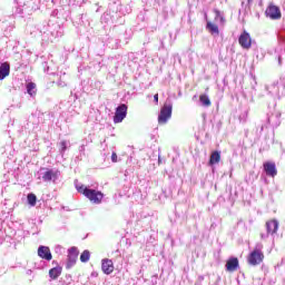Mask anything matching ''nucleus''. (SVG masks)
Instances as JSON below:
<instances>
[{"label": "nucleus", "mask_w": 285, "mask_h": 285, "mask_svg": "<svg viewBox=\"0 0 285 285\" xmlns=\"http://www.w3.org/2000/svg\"><path fill=\"white\" fill-rule=\"evenodd\" d=\"M78 193H81L91 202L92 204H101V200L104 199V193L90 189L88 187H85L83 185L81 186H76Z\"/></svg>", "instance_id": "f257e3e1"}, {"label": "nucleus", "mask_w": 285, "mask_h": 285, "mask_svg": "<svg viewBox=\"0 0 285 285\" xmlns=\"http://www.w3.org/2000/svg\"><path fill=\"white\" fill-rule=\"evenodd\" d=\"M170 117H173V102L167 100L158 115V124H168V119H170Z\"/></svg>", "instance_id": "f03ea898"}, {"label": "nucleus", "mask_w": 285, "mask_h": 285, "mask_svg": "<svg viewBox=\"0 0 285 285\" xmlns=\"http://www.w3.org/2000/svg\"><path fill=\"white\" fill-rule=\"evenodd\" d=\"M128 115V106L126 104H121L116 108V112L114 116V124H121L124 118Z\"/></svg>", "instance_id": "7ed1b4c3"}, {"label": "nucleus", "mask_w": 285, "mask_h": 285, "mask_svg": "<svg viewBox=\"0 0 285 285\" xmlns=\"http://www.w3.org/2000/svg\"><path fill=\"white\" fill-rule=\"evenodd\" d=\"M265 14L273 21L282 19V11L279 10V7L275 4H269L265 11Z\"/></svg>", "instance_id": "20e7f679"}, {"label": "nucleus", "mask_w": 285, "mask_h": 285, "mask_svg": "<svg viewBox=\"0 0 285 285\" xmlns=\"http://www.w3.org/2000/svg\"><path fill=\"white\" fill-rule=\"evenodd\" d=\"M238 43L242 48H244V50H250V47L253 46L250 33H248V31L242 32L238 38Z\"/></svg>", "instance_id": "39448f33"}, {"label": "nucleus", "mask_w": 285, "mask_h": 285, "mask_svg": "<svg viewBox=\"0 0 285 285\" xmlns=\"http://www.w3.org/2000/svg\"><path fill=\"white\" fill-rule=\"evenodd\" d=\"M78 257H79V249L77 247L69 248L66 268H68V269L72 268V266H75V264H77Z\"/></svg>", "instance_id": "423d86ee"}, {"label": "nucleus", "mask_w": 285, "mask_h": 285, "mask_svg": "<svg viewBox=\"0 0 285 285\" xmlns=\"http://www.w3.org/2000/svg\"><path fill=\"white\" fill-rule=\"evenodd\" d=\"M263 261H264V254H262V252L255 249L249 254L248 262L252 266H257L262 264Z\"/></svg>", "instance_id": "0eeeda50"}, {"label": "nucleus", "mask_w": 285, "mask_h": 285, "mask_svg": "<svg viewBox=\"0 0 285 285\" xmlns=\"http://www.w3.org/2000/svg\"><path fill=\"white\" fill-rule=\"evenodd\" d=\"M101 271L105 273V275H111V273L115 271L112 259L104 258L101 261Z\"/></svg>", "instance_id": "6e6552de"}, {"label": "nucleus", "mask_w": 285, "mask_h": 285, "mask_svg": "<svg viewBox=\"0 0 285 285\" xmlns=\"http://www.w3.org/2000/svg\"><path fill=\"white\" fill-rule=\"evenodd\" d=\"M59 170H55V169H48L47 171L43 173L42 175V180L43 181H57V179H59Z\"/></svg>", "instance_id": "1a4fd4ad"}, {"label": "nucleus", "mask_w": 285, "mask_h": 285, "mask_svg": "<svg viewBox=\"0 0 285 285\" xmlns=\"http://www.w3.org/2000/svg\"><path fill=\"white\" fill-rule=\"evenodd\" d=\"M38 256H40L41 259L50 262L52 259V253L50 252V247L40 245L38 247Z\"/></svg>", "instance_id": "9d476101"}, {"label": "nucleus", "mask_w": 285, "mask_h": 285, "mask_svg": "<svg viewBox=\"0 0 285 285\" xmlns=\"http://www.w3.org/2000/svg\"><path fill=\"white\" fill-rule=\"evenodd\" d=\"M263 168L267 175V177H276L277 176V166L275 163H264Z\"/></svg>", "instance_id": "9b49d317"}, {"label": "nucleus", "mask_w": 285, "mask_h": 285, "mask_svg": "<svg viewBox=\"0 0 285 285\" xmlns=\"http://www.w3.org/2000/svg\"><path fill=\"white\" fill-rule=\"evenodd\" d=\"M226 268L229 273H235L239 268V259L237 257H232L226 263Z\"/></svg>", "instance_id": "f8f14e48"}, {"label": "nucleus", "mask_w": 285, "mask_h": 285, "mask_svg": "<svg viewBox=\"0 0 285 285\" xmlns=\"http://www.w3.org/2000/svg\"><path fill=\"white\" fill-rule=\"evenodd\" d=\"M279 228V223L277 220H269L266 223V230L268 235H275Z\"/></svg>", "instance_id": "ddd939ff"}, {"label": "nucleus", "mask_w": 285, "mask_h": 285, "mask_svg": "<svg viewBox=\"0 0 285 285\" xmlns=\"http://www.w3.org/2000/svg\"><path fill=\"white\" fill-rule=\"evenodd\" d=\"M10 75V63L3 62L0 66V81H3Z\"/></svg>", "instance_id": "4468645a"}, {"label": "nucleus", "mask_w": 285, "mask_h": 285, "mask_svg": "<svg viewBox=\"0 0 285 285\" xmlns=\"http://www.w3.org/2000/svg\"><path fill=\"white\" fill-rule=\"evenodd\" d=\"M222 160V154L219 151H213L209 158V166H215Z\"/></svg>", "instance_id": "2eb2a0df"}, {"label": "nucleus", "mask_w": 285, "mask_h": 285, "mask_svg": "<svg viewBox=\"0 0 285 285\" xmlns=\"http://www.w3.org/2000/svg\"><path fill=\"white\" fill-rule=\"evenodd\" d=\"M26 88L29 96H31L32 98L37 97V83L28 82Z\"/></svg>", "instance_id": "dca6fc26"}, {"label": "nucleus", "mask_w": 285, "mask_h": 285, "mask_svg": "<svg viewBox=\"0 0 285 285\" xmlns=\"http://www.w3.org/2000/svg\"><path fill=\"white\" fill-rule=\"evenodd\" d=\"M61 271H63V269L61 268V266H57V267L51 268V269L49 271V277H50L51 279H58L59 276L61 275Z\"/></svg>", "instance_id": "f3484780"}, {"label": "nucleus", "mask_w": 285, "mask_h": 285, "mask_svg": "<svg viewBox=\"0 0 285 285\" xmlns=\"http://www.w3.org/2000/svg\"><path fill=\"white\" fill-rule=\"evenodd\" d=\"M80 262H82V264H86L88 262H90V250L85 249L81 255H80Z\"/></svg>", "instance_id": "a211bd4d"}, {"label": "nucleus", "mask_w": 285, "mask_h": 285, "mask_svg": "<svg viewBox=\"0 0 285 285\" xmlns=\"http://www.w3.org/2000/svg\"><path fill=\"white\" fill-rule=\"evenodd\" d=\"M199 101H200L202 106H205V108L210 107V98H208L207 95H200Z\"/></svg>", "instance_id": "6ab92c4d"}, {"label": "nucleus", "mask_w": 285, "mask_h": 285, "mask_svg": "<svg viewBox=\"0 0 285 285\" xmlns=\"http://www.w3.org/2000/svg\"><path fill=\"white\" fill-rule=\"evenodd\" d=\"M207 28L209 29V32L212 35H219V27H217V24H214L212 22H207Z\"/></svg>", "instance_id": "aec40b11"}, {"label": "nucleus", "mask_w": 285, "mask_h": 285, "mask_svg": "<svg viewBox=\"0 0 285 285\" xmlns=\"http://www.w3.org/2000/svg\"><path fill=\"white\" fill-rule=\"evenodd\" d=\"M27 200H28L29 206H37V195L28 194Z\"/></svg>", "instance_id": "412c9836"}, {"label": "nucleus", "mask_w": 285, "mask_h": 285, "mask_svg": "<svg viewBox=\"0 0 285 285\" xmlns=\"http://www.w3.org/2000/svg\"><path fill=\"white\" fill-rule=\"evenodd\" d=\"M214 12H215V21H219V23H226V19L224 18V16L219 10L216 9Z\"/></svg>", "instance_id": "4be33fe9"}, {"label": "nucleus", "mask_w": 285, "mask_h": 285, "mask_svg": "<svg viewBox=\"0 0 285 285\" xmlns=\"http://www.w3.org/2000/svg\"><path fill=\"white\" fill-rule=\"evenodd\" d=\"M66 150H68V141L62 140V141H60V153L63 155V153H66Z\"/></svg>", "instance_id": "5701e85b"}, {"label": "nucleus", "mask_w": 285, "mask_h": 285, "mask_svg": "<svg viewBox=\"0 0 285 285\" xmlns=\"http://www.w3.org/2000/svg\"><path fill=\"white\" fill-rule=\"evenodd\" d=\"M6 237H8V235H6V233H3V230L0 229V244H3Z\"/></svg>", "instance_id": "b1692460"}, {"label": "nucleus", "mask_w": 285, "mask_h": 285, "mask_svg": "<svg viewBox=\"0 0 285 285\" xmlns=\"http://www.w3.org/2000/svg\"><path fill=\"white\" fill-rule=\"evenodd\" d=\"M111 161H112L114 164H117V153H112V154H111Z\"/></svg>", "instance_id": "393cba45"}, {"label": "nucleus", "mask_w": 285, "mask_h": 285, "mask_svg": "<svg viewBox=\"0 0 285 285\" xmlns=\"http://www.w3.org/2000/svg\"><path fill=\"white\" fill-rule=\"evenodd\" d=\"M154 101H155V104H159V94H156L154 96Z\"/></svg>", "instance_id": "a878e982"}, {"label": "nucleus", "mask_w": 285, "mask_h": 285, "mask_svg": "<svg viewBox=\"0 0 285 285\" xmlns=\"http://www.w3.org/2000/svg\"><path fill=\"white\" fill-rule=\"evenodd\" d=\"M268 235H271V234H268V232L266 234H261V238L262 239H268Z\"/></svg>", "instance_id": "bb28decb"}, {"label": "nucleus", "mask_w": 285, "mask_h": 285, "mask_svg": "<svg viewBox=\"0 0 285 285\" xmlns=\"http://www.w3.org/2000/svg\"><path fill=\"white\" fill-rule=\"evenodd\" d=\"M278 66H282V57H278Z\"/></svg>", "instance_id": "cd10ccee"}, {"label": "nucleus", "mask_w": 285, "mask_h": 285, "mask_svg": "<svg viewBox=\"0 0 285 285\" xmlns=\"http://www.w3.org/2000/svg\"><path fill=\"white\" fill-rule=\"evenodd\" d=\"M58 86H61L63 88V86H66V82H58Z\"/></svg>", "instance_id": "c85d7f7f"}, {"label": "nucleus", "mask_w": 285, "mask_h": 285, "mask_svg": "<svg viewBox=\"0 0 285 285\" xmlns=\"http://www.w3.org/2000/svg\"><path fill=\"white\" fill-rule=\"evenodd\" d=\"M284 43H285V38L283 39Z\"/></svg>", "instance_id": "c756f323"}]
</instances>
